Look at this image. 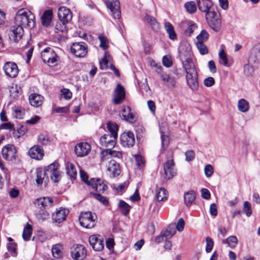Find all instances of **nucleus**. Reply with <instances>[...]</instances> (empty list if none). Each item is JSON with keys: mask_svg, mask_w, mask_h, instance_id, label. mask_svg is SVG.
Returning a JSON list of instances; mask_svg holds the SVG:
<instances>
[{"mask_svg": "<svg viewBox=\"0 0 260 260\" xmlns=\"http://www.w3.org/2000/svg\"><path fill=\"white\" fill-rule=\"evenodd\" d=\"M35 17L27 9H21L18 11L15 17V25L12 27L10 34L11 39L18 41L24 34L23 28H32L35 25Z\"/></svg>", "mask_w": 260, "mask_h": 260, "instance_id": "1", "label": "nucleus"}, {"mask_svg": "<svg viewBox=\"0 0 260 260\" xmlns=\"http://www.w3.org/2000/svg\"><path fill=\"white\" fill-rule=\"evenodd\" d=\"M58 167V163L53 162L45 167L44 169H37L36 171L37 184L39 185L43 183L46 184L49 177L54 182H58L60 178Z\"/></svg>", "mask_w": 260, "mask_h": 260, "instance_id": "2", "label": "nucleus"}, {"mask_svg": "<svg viewBox=\"0 0 260 260\" xmlns=\"http://www.w3.org/2000/svg\"><path fill=\"white\" fill-rule=\"evenodd\" d=\"M107 127L110 134L104 135L100 139V144L108 148H114L118 136V125L115 122L109 121L107 123Z\"/></svg>", "mask_w": 260, "mask_h": 260, "instance_id": "3", "label": "nucleus"}, {"mask_svg": "<svg viewBox=\"0 0 260 260\" xmlns=\"http://www.w3.org/2000/svg\"><path fill=\"white\" fill-rule=\"evenodd\" d=\"M96 218L95 213L87 211L81 213L79 219L82 226L86 229H91L96 224Z\"/></svg>", "mask_w": 260, "mask_h": 260, "instance_id": "4", "label": "nucleus"}, {"mask_svg": "<svg viewBox=\"0 0 260 260\" xmlns=\"http://www.w3.org/2000/svg\"><path fill=\"white\" fill-rule=\"evenodd\" d=\"M41 57L43 61L49 66L54 67L57 64L58 57L55 51L50 47L43 50L41 53Z\"/></svg>", "mask_w": 260, "mask_h": 260, "instance_id": "5", "label": "nucleus"}, {"mask_svg": "<svg viewBox=\"0 0 260 260\" xmlns=\"http://www.w3.org/2000/svg\"><path fill=\"white\" fill-rule=\"evenodd\" d=\"M206 18L209 27L214 31H218L221 26L220 15L216 12H210L207 14Z\"/></svg>", "mask_w": 260, "mask_h": 260, "instance_id": "6", "label": "nucleus"}, {"mask_svg": "<svg viewBox=\"0 0 260 260\" xmlns=\"http://www.w3.org/2000/svg\"><path fill=\"white\" fill-rule=\"evenodd\" d=\"M71 51L76 57H83L87 53L88 47L84 42H75L71 46Z\"/></svg>", "mask_w": 260, "mask_h": 260, "instance_id": "7", "label": "nucleus"}, {"mask_svg": "<svg viewBox=\"0 0 260 260\" xmlns=\"http://www.w3.org/2000/svg\"><path fill=\"white\" fill-rule=\"evenodd\" d=\"M71 256L75 260H83L86 256V250L81 244L73 245L71 248Z\"/></svg>", "mask_w": 260, "mask_h": 260, "instance_id": "8", "label": "nucleus"}, {"mask_svg": "<svg viewBox=\"0 0 260 260\" xmlns=\"http://www.w3.org/2000/svg\"><path fill=\"white\" fill-rule=\"evenodd\" d=\"M107 7L110 10L114 19H119L121 17L120 3L118 0H106Z\"/></svg>", "mask_w": 260, "mask_h": 260, "instance_id": "9", "label": "nucleus"}, {"mask_svg": "<svg viewBox=\"0 0 260 260\" xmlns=\"http://www.w3.org/2000/svg\"><path fill=\"white\" fill-rule=\"evenodd\" d=\"M170 159L168 158V160L164 165L165 177L167 179H170L176 174V169L175 167V163L171 158L172 153L169 154Z\"/></svg>", "mask_w": 260, "mask_h": 260, "instance_id": "10", "label": "nucleus"}, {"mask_svg": "<svg viewBox=\"0 0 260 260\" xmlns=\"http://www.w3.org/2000/svg\"><path fill=\"white\" fill-rule=\"evenodd\" d=\"M179 56L180 60L192 58V52L190 45L187 42L182 43L178 48Z\"/></svg>", "mask_w": 260, "mask_h": 260, "instance_id": "11", "label": "nucleus"}, {"mask_svg": "<svg viewBox=\"0 0 260 260\" xmlns=\"http://www.w3.org/2000/svg\"><path fill=\"white\" fill-rule=\"evenodd\" d=\"M89 242L95 251H100L104 247V239L99 235H93L89 237Z\"/></svg>", "mask_w": 260, "mask_h": 260, "instance_id": "12", "label": "nucleus"}, {"mask_svg": "<svg viewBox=\"0 0 260 260\" xmlns=\"http://www.w3.org/2000/svg\"><path fill=\"white\" fill-rule=\"evenodd\" d=\"M91 150L90 145L86 142L78 143L75 147L74 151L78 157H84L87 155Z\"/></svg>", "mask_w": 260, "mask_h": 260, "instance_id": "13", "label": "nucleus"}, {"mask_svg": "<svg viewBox=\"0 0 260 260\" xmlns=\"http://www.w3.org/2000/svg\"><path fill=\"white\" fill-rule=\"evenodd\" d=\"M3 70L6 76L11 78L16 77L19 72L16 63L10 61L5 63L3 67Z\"/></svg>", "mask_w": 260, "mask_h": 260, "instance_id": "14", "label": "nucleus"}, {"mask_svg": "<svg viewBox=\"0 0 260 260\" xmlns=\"http://www.w3.org/2000/svg\"><path fill=\"white\" fill-rule=\"evenodd\" d=\"M162 84L169 89H173L176 87V80L171 75L162 73L160 75Z\"/></svg>", "mask_w": 260, "mask_h": 260, "instance_id": "15", "label": "nucleus"}, {"mask_svg": "<svg viewBox=\"0 0 260 260\" xmlns=\"http://www.w3.org/2000/svg\"><path fill=\"white\" fill-rule=\"evenodd\" d=\"M120 141L124 147H132L135 142L134 134L130 131L124 132L120 136Z\"/></svg>", "mask_w": 260, "mask_h": 260, "instance_id": "16", "label": "nucleus"}, {"mask_svg": "<svg viewBox=\"0 0 260 260\" xmlns=\"http://www.w3.org/2000/svg\"><path fill=\"white\" fill-rule=\"evenodd\" d=\"M2 153L4 158L12 160L16 157V150L13 145L8 144L3 148Z\"/></svg>", "mask_w": 260, "mask_h": 260, "instance_id": "17", "label": "nucleus"}, {"mask_svg": "<svg viewBox=\"0 0 260 260\" xmlns=\"http://www.w3.org/2000/svg\"><path fill=\"white\" fill-rule=\"evenodd\" d=\"M107 170L109 175L112 177L119 175L121 169L118 163L113 159H110L107 166Z\"/></svg>", "mask_w": 260, "mask_h": 260, "instance_id": "18", "label": "nucleus"}, {"mask_svg": "<svg viewBox=\"0 0 260 260\" xmlns=\"http://www.w3.org/2000/svg\"><path fill=\"white\" fill-rule=\"evenodd\" d=\"M125 92L124 87L118 84L113 93V102L116 104H120L125 99Z\"/></svg>", "mask_w": 260, "mask_h": 260, "instance_id": "19", "label": "nucleus"}, {"mask_svg": "<svg viewBox=\"0 0 260 260\" xmlns=\"http://www.w3.org/2000/svg\"><path fill=\"white\" fill-rule=\"evenodd\" d=\"M97 192H104L108 186L102 180L99 178H91L89 180V185Z\"/></svg>", "mask_w": 260, "mask_h": 260, "instance_id": "20", "label": "nucleus"}, {"mask_svg": "<svg viewBox=\"0 0 260 260\" xmlns=\"http://www.w3.org/2000/svg\"><path fill=\"white\" fill-rule=\"evenodd\" d=\"M187 84L193 91H196L199 88L198 73H192L186 75Z\"/></svg>", "mask_w": 260, "mask_h": 260, "instance_id": "21", "label": "nucleus"}, {"mask_svg": "<svg viewBox=\"0 0 260 260\" xmlns=\"http://www.w3.org/2000/svg\"><path fill=\"white\" fill-rule=\"evenodd\" d=\"M58 17L62 22L68 23L72 20V15L69 9L61 7L58 9Z\"/></svg>", "mask_w": 260, "mask_h": 260, "instance_id": "22", "label": "nucleus"}, {"mask_svg": "<svg viewBox=\"0 0 260 260\" xmlns=\"http://www.w3.org/2000/svg\"><path fill=\"white\" fill-rule=\"evenodd\" d=\"M197 4L200 11L207 14L210 12H213L212 6L213 3L211 0H197Z\"/></svg>", "mask_w": 260, "mask_h": 260, "instance_id": "23", "label": "nucleus"}, {"mask_svg": "<svg viewBox=\"0 0 260 260\" xmlns=\"http://www.w3.org/2000/svg\"><path fill=\"white\" fill-rule=\"evenodd\" d=\"M69 213L68 209L62 207L59 208L53 213L52 219L55 222L60 223L66 219L67 216Z\"/></svg>", "mask_w": 260, "mask_h": 260, "instance_id": "24", "label": "nucleus"}, {"mask_svg": "<svg viewBox=\"0 0 260 260\" xmlns=\"http://www.w3.org/2000/svg\"><path fill=\"white\" fill-rule=\"evenodd\" d=\"M28 155L36 160H41L44 156V150L40 145H35L31 147L28 152Z\"/></svg>", "mask_w": 260, "mask_h": 260, "instance_id": "25", "label": "nucleus"}, {"mask_svg": "<svg viewBox=\"0 0 260 260\" xmlns=\"http://www.w3.org/2000/svg\"><path fill=\"white\" fill-rule=\"evenodd\" d=\"M159 131L160 133L162 147L164 151L165 148L168 146L169 143V137L168 136V128L166 123H162L161 125H159Z\"/></svg>", "mask_w": 260, "mask_h": 260, "instance_id": "26", "label": "nucleus"}, {"mask_svg": "<svg viewBox=\"0 0 260 260\" xmlns=\"http://www.w3.org/2000/svg\"><path fill=\"white\" fill-rule=\"evenodd\" d=\"M182 67L185 71L186 75L192 73L197 72L192 58H188L185 60H181Z\"/></svg>", "mask_w": 260, "mask_h": 260, "instance_id": "27", "label": "nucleus"}, {"mask_svg": "<svg viewBox=\"0 0 260 260\" xmlns=\"http://www.w3.org/2000/svg\"><path fill=\"white\" fill-rule=\"evenodd\" d=\"M260 60V43L256 44L252 49L249 57V63H257Z\"/></svg>", "mask_w": 260, "mask_h": 260, "instance_id": "28", "label": "nucleus"}, {"mask_svg": "<svg viewBox=\"0 0 260 260\" xmlns=\"http://www.w3.org/2000/svg\"><path fill=\"white\" fill-rule=\"evenodd\" d=\"M120 116L123 119L131 123L135 122L136 120L135 117L132 113L131 109L129 107H123Z\"/></svg>", "mask_w": 260, "mask_h": 260, "instance_id": "29", "label": "nucleus"}, {"mask_svg": "<svg viewBox=\"0 0 260 260\" xmlns=\"http://www.w3.org/2000/svg\"><path fill=\"white\" fill-rule=\"evenodd\" d=\"M35 204L40 209L48 208L52 206L53 200L49 197H42L37 199Z\"/></svg>", "mask_w": 260, "mask_h": 260, "instance_id": "30", "label": "nucleus"}, {"mask_svg": "<svg viewBox=\"0 0 260 260\" xmlns=\"http://www.w3.org/2000/svg\"><path fill=\"white\" fill-rule=\"evenodd\" d=\"M66 171L72 180H75L77 175V170L75 165L70 162H65Z\"/></svg>", "mask_w": 260, "mask_h": 260, "instance_id": "31", "label": "nucleus"}, {"mask_svg": "<svg viewBox=\"0 0 260 260\" xmlns=\"http://www.w3.org/2000/svg\"><path fill=\"white\" fill-rule=\"evenodd\" d=\"M43 96L37 93L31 94L29 96L30 104L36 107L41 106L43 104Z\"/></svg>", "mask_w": 260, "mask_h": 260, "instance_id": "32", "label": "nucleus"}, {"mask_svg": "<svg viewBox=\"0 0 260 260\" xmlns=\"http://www.w3.org/2000/svg\"><path fill=\"white\" fill-rule=\"evenodd\" d=\"M196 192L193 190H190L184 193V202L185 206L189 208L196 199Z\"/></svg>", "mask_w": 260, "mask_h": 260, "instance_id": "33", "label": "nucleus"}, {"mask_svg": "<svg viewBox=\"0 0 260 260\" xmlns=\"http://www.w3.org/2000/svg\"><path fill=\"white\" fill-rule=\"evenodd\" d=\"M52 10H47L44 11L41 18L42 25L46 27L49 26L52 21Z\"/></svg>", "mask_w": 260, "mask_h": 260, "instance_id": "34", "label": "nucleus"}, {"mask_svg": "<svg viewBox=\"0 0 260 260\" xmlns=\"http://www.w3.org/2000/svg\"><path fill=\"white\" fill-rule=\"evenodd\" d=\"M168 193L164 188H160L156 190L155 198L157 202L165 201L168 199Z\"/></svg>", "mask_w": 260, "mask_h": 260, "instance_id": "35", "label": "nucleus"}, {"mask_svg": "<svg viewBox=\"0 0 260 260\" xmlns=\"http://www.w3.org/2000/svg\"><path fill=\"white\" fill-rule=\"evenodd\" d=\"M144 21L148 23L154 31H158L159 29V24L156 19L149 15H146L144 18Z\"/></svg>", "mask_w": 260, "mask_h": 260, "instance_id": "36", "label": "nucleus"}, {"mask_svg": "<svg viewBox=\"0 0 260 260\" xmlns=\"http://www.w3.org/2000/svg\"><path fill=\"white\" fill-rule=\"evenodd\" d=\"M25 115V110L20 106H14L12 108V116L16 119H22Z\"/></svg>", "mask_w": 260, "mask_h": 260, "instance_id": "37", "label": "nucleus"}, {"mask_svg": "<svg viewBox=\"0 0 260 260\" xmlns=\"http://www.w3.org/2000/svg\"><path fill=\"white\" fill-rule=\"evenodd\" d=\"M238 242V239L235 236H229L222 241L223 244H227L228 246L231 249H234L237 246Z\"/></svg>", "mask_w": 260, "mask_h": 260, "instance_id": "38", "label": "nucleus"}, {"mask_svg": "<svg viewBox=\"0 0 260 260\" xmlns=\"http://www.w3.org/2000/svg\"><path fill=\"white\" fill-rule=\"evenodd\" d=\"M161 232L162 234H164L166 240L170 239L176 233L175 225L171 224L169 225L165 229H164Z\"/></svg>", "mask_w": 260, "mask_h": 260, "instance_id": "39", "label": "nucleus"}, {"mask_svg": "<svg viewBox=\"0 0 260 260\" xmlns=\"http://www.w3.org/2000/svg\"><path fill=\"white\" fill-rule=\"evenodd\" d=\"M237 108L241 112L246 113L249 109V103L244 99H240L238 101Z\"/></svg>", "mask_w": 260, "mask_h": 260, "instance_id": "40", "label": "nucleus"}, {"mask_svg": "<svg viewBox=\"0 0 260 260\" xmlns=\"http://www.w3.org/2000/svg\"><path fill=\"white\" fill-rule=\"evenodd\" d=\"M165 28L169 35L171 40H174L177 38V35L174 30L173 25L169 22H166L164 24Z\"/></svg>", "mask_w": 260, "mask_h": 260, "instance_id": "41", "label": "nucleus"}, {"mask_svg": "<svg viewBox=\"0 0 260 260\" xmlns=\"http://www.w3.org/2000/svg\"><path fill=\"white\" fill-rule=\"evenodd\" d=\"M52 253L54 257L58 258L61 257L63 255L62 246L60 244H55L52 246Z\"/></svg>", "mask_w": 260, "mask_h": 260, "instance_id": "42", "label": "nucleus"}, {"mask_svg": "<svg viewBox=\"0 0 260 260\" xmlns=\"http://www.w3.org/2000/svg\"><path fill=\"white\" fill-rule=\"evenodd\" d=\"M118 207L123 215H127L129 213L131 206L125 202L120 200L118 203Z\"/></svg>", "mask_w": 260, "mask_h": 260, "instance_id": "43", "label": "nucleus"}, {"mask_svg": "<svg viewBox=\"0 0 260 260\" xmlns=\"http://www.w3.org/2000/svg\"><path fill=\"white\" fill-rule=\"evenodd\" d=\"M10 96L13 98L18 97L22 93L21 87L18 85L12 86L10 89Z\"/></svg>", "mask_w": 260, "mask_h": 260, "instance_id": "44", "label": "nucleus"}, {"mask_svg": "<svg viewBox=\"0 0 260 260\" xmlns=\"http://www.w3.org/2000/svg\"><path fill=\"white\" fill-rule=\"evenodd\" d=\"M32 233V227L29 224H27L23 229L22 237L25 241H28L31 237Z\"/></svg>", "mask_w": 260, "mask_h": 260, "instance_id": "45", "label": "nucleus"}, {"mask_svg": "<svg viewBox=\"0 0 260 260\" xmlns=\"http://www.w3.org/2000/svg\"><path fill=\"white\" fill-rule=\"evenodd\" d=\"M110 57L109 53L108 52H105L104 57L100 61V66L102 70H105L107 69Z\"/></svg>", "mask_w": 260, "mask_h": 260, "instance_id": "46", "label": "nucleus"}, {"mask_svg": "<svg viewBox=\"0 0 260 260\" xmlns=\"http://www.w3.org/2000/svg\"><path fill=\"white\" fill-rule=\"evenodd\" d=\"M49 216V213L45 210H41L38 212L36 216L39 222H43L47 219Z\"/></svg>", "mask_w": 260, "mask_h": 260, "instance_id": "47", "label": "nucleus"}, {"mask_svg": "<svg viewBox=\"0 0 260 260\" xmlns=\"http://www.w3.org/2000/svg\"><path fill=\"white\" fill-rule=\"evenodd\" d=\"M184 7L186 11L190 14L194 13L197 10L196 4L193 1L186 2L184 4Z\"/></svg>", "mask_w": 260, "mask_h": 260, "instance_id": "48", "label": "nucleus"}, {"mask_svg": "<svg viewBox=\"0 0 260 260\" xmlns=\"http://www.w3.org/2000/svg\"><path fill=\"white\" fill-rule=\"evenodd\" d=\"M38 141L39 143L43 145H47L50 143L51 139L49 136L46 134H40L38 136Z\"/></svg>", "mask_w": 260, "mask_h": 260, "instance_id": "49", "label": "nucleus"}, {"mask_svg": "<svg viewBox=\"0 0 260 260\" xmlns=\"http://www.w3.org/2000/svg\"><path fill=\"white\" fill-rule=\"evenodd\" d=\"M197 28V25L195 23L192 21H189L187 23V28L185 30V34L190 36Z\"/></svg>", "mask_w": 260, "mask_h": 260, "instance_id": "50", "label": "nucleus"}, {"mask_svg": "<svg viewBox=\"0 0 260 260\" xmlns=\"http://www.w3.org/2000/svg\"><path fill=\"white\" fill-rule=\"evenodd\" d=\"M254 63H248L247 64H246L244 66V74L247 76H250L252 75L254 72V69L252 66V64Z\"/></svg>", "mask_w": 260, "mask_h": 260, "instance_id": "51", "label": "nucleus"}, {"mask_svg": "<svg viewBox=\"0 0 260 260\" xmlns=\"http://www.w3.org/2000/svg\"><path fill=\"white\" fill-rule=\"evenodd\" d=\"M209 34L205 29L202 30L197 37V42H204L208 40Z\"/></svg>", "mask_w": 260, "mask_h": 260, "instance_id": "52", "label": "nucleus"}, {"mask_svg": "<svg viewBox=\"0 0 260 260\" xmlns=\"http://www.w3.org/2000/svg\"><path fill=\"white\" fill-rule=\"evenodd\" d=\"M196 46L201 54L204 55L208 52L207 47L203 42H197Z\"/></svg>", "mask_w": 260, "mask_h": 260, "instance_id": "53", "label": "nucleus"}, {"mask_svg": "<svg viewBox=\"0 0 260 260\" xmlns=\"http://www.w3.org/2000/svg\"><path fill=\"white\" fill-rule=\"evenodd\" d=\"M219 57L222 61V63L224 66L226 67L229 66L228 59L223 48H221V50L220 51L219 53Z\"/></svg>", "mask_w": 260, "mask_h": 260, "instance_id": "54", "label": "nucleus"}, {"mask_svg": "<svg viewBox=\"0 0 260 260\" xmlns=\"http://www.w3.org/2000/svg\"><path fill=\"white\" fill-rule=\"evenodd\" d=\"M91 194L93 197V198L100 201L103 205H107L108 204V199L105 197H104L99 193H96L91 192Z\"/></svg>", "mask_w": 260, "mask_h": 260, "instance_id": "55", "label": "nucleus"}, {"mask_svg": "<svg viewBox=\"0 0 260 260\" xmlns=\"http://www.w3.org/2000/svg\"><path fill=\"white\" fill-rule=\"evenodd\" d=\"M101 160L102 161L104 162L109 158H111L110 155V148H107L105 150H103L101 152Z\"/></svg>", "mask_w": 260, "mask_h": 260, "instance_id": "56", "label": "nucleus"}, {"mask_svg": "<svg viewBox=\"0 0 260 260\" xmlns=\"http://www.w3.org/2000/svg\"><path fill=\"white\" fill-rule=\"evenodd\" d=\"M243 210L247 216L249 217L252 214L251 204L249 202L245 201L244 202Z\"/></svg>", "mask_w": 260, "mask_h": 260, "instance_id": "57", "label": "nucleus"}, {"mask_svg": "<svg viewBox=\"0 0 260 260\" xmlns=\"http://www.w3.org/2000/svg\"><path fill=\"white\" fill-rule=\"evenodd\" d=\"M214 242L213 240L209 237L206 238V251L207 253L210 252L213 248Z\"/></svg>", "mask_w": 260, "mask_h": 260, "instance_id": "58", "label": "nucleus"}, {"mask_svg": "<svg viewBox=\"0 0 260 260\" xmlns=\"http://www.w3.org/2000/svg\"><path fill=\"white\" fill-rule=\"evenodd\" d=\"M214 172V169L212 165L210 164L206 165L204 168V173L206 177H211Z\"/></svg>", "mask_w": 260, "mask_h": 260, "instance_id": "59", "label": "nucleus"}, {"mask_svg": "<svg viewBox=\"0 0 260 260\" xmlns=\"http://www.w3.org/2000/svg\"><path fill=\"white\" fill-rule=\"evenodd\" d=\"M99 39L100 41V46L104 50L107 49L108 45V39L103 35H100L99 36Z\"/></svg>", "mask_w": 260, "mask_h": 260, "instance_id": "60", "label": "nucleus"}, {"mask_svg": "<svg viewBox=\"0 0 260 260\" xmlns=\"http://www.w3.org/2000/svg\"><path fill=\"white\" fill-rule=\"evenodd\" d=\"M16 245L15 243H9L7 244V248L9 252L13 256H15L17 255Z\"/></svg>", "mask_w": 260, "mask_h": 260, "instance_id": "61", "label": "nucleus"}, {"mask_svg": "<svg viewBox=\"0 0 260 260\" xmlns=\"http://www.w3.org/2000/svg\"><path fill=\"white\" fill-rule=\"evenodd\" d=\"M61 95L64 99L69 100L72 98V93L69 89L64 88L61 90Z\"/></svg>", "mask_w": 260, "mask_h": 260, "instance_id": "62", "label": "nucleus"}, {"mask_svg": "<svg viewBox=\"0 0 260 260\" xmlns=\"http://www.w3.org/2000/svg\"><path fill=\"white\" fill-rule=\"evenodd\" d=\"M70 111L68 106L58 107L53 109V112L57 113H68Z\"/></svg>", "mask_w": 260, "mask_h": 260, "instance_id": "63", "label": "nucleus"}, {"mask_svg": "<svg viewBox=\"0 0 260 260\" xmlns=\"http://www.w3.org/2000/svg\"><path fill=\"white\" fill-rule=\"evenodd\" d=\"M163 65L167 68L170 67L172 65V60L171 57L169 56H164L162 58Z\"/></svg>", "mask_w": 260, "mask_h": 260, "instance_id": "64", "label": "nucleus"}]
</instances>
